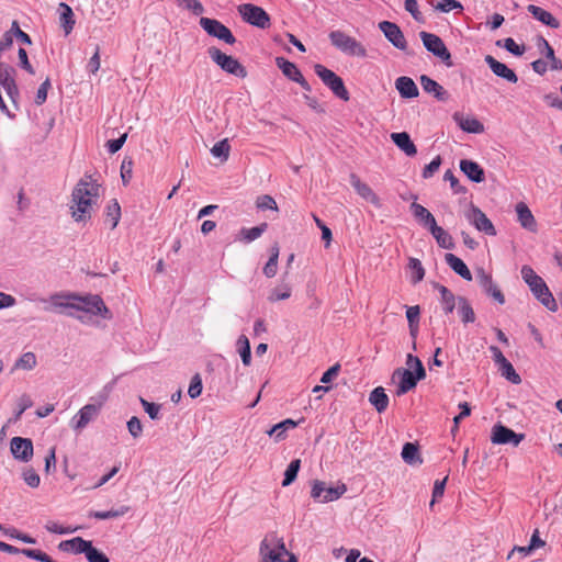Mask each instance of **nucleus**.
I'll list each match as a JSON object with an SVG mask.
<instances>
[{"mask_svg": "<svg viewBox=\"0 0 562 562\" xmlns=\"http://www.w3.org/2000/svg\"><path fill=\"white\" fill-rule=\"evenodd\" d=\"M465 218L477 231L485 233L488 236H495L496 229L491 220L477 206L471 204L470 209L465 212Z\"/></svg>", "mask_w": 562, "mask_h": 562, "instance_id": "4468645a", "label": "nucleus"}, {"mask_svg": "<svg viewBox=\"0 0 562 562\" xmlns=\"http://www.w3.org/2000/svg\"><path fill=\"white\" fill-rule=\"evenodd\" d=\"M420 85L425 92L432 94L439 101H446L449 98L448 92L437 81L430 77L423 75Z\"/></svg>", "mask_w": 562, "mask_h": 562, "instance_id": "393cba45", "label": "nucleus"}, {"mask_svg": "<svg viewBox=\"0 0 562 562\" xmlns=\"http://www.w3.org/2000/svg\"><path fill=\"white\" fill-rule=\"evenodd\" d=\"M415 363V374L411 370H403L401 372V381L397 387V395H402L414 389L417 384V382L426 376L425 369L423 367L422 361L413 357L412 355H408L407 357V364L411 366V363Z\"/></svg>", "mask_w": 562, "mask_h": 562, "instance_id": "1a4fd4ad", "label": "nucleus"}, {"mask_svg": "<svg viewBox=\"0 0 562 562\" xmlns=\"http://www.w3.org/2000/svg\"><path fill=\"white\" fill-rule=\"evenodd\" d=\"M391 139L407 156L413 157L417 154V148L406 132L392 133Z\"/></svg>", "mask_w": 562, "mask_h": 562, "instance_id": "c85d7f7f", "label": "nucleus"}, {"mask_svg": "<svg viewBox=\"0 0 562 562\" xmlns=\"http://www.w3.org/2000/svg\"><path fill=\"white\" fill-rule=\"evenodd\" d=\"M347 492L345 483L328 486L324 481L314 480L311 483V497L317 503H329L339 499Z\"/></svg>", "mask_w": 562, "mask_h": 562, "instance_id": "0eeeda50", "label": "nucleus"}, {"mask_svg": "<svg viewBox=\"0 0 562 562\" xmlns=\"http://www.w3.org/2000/svg\"><path fill=\"white\" fill-rule=\"evenodd\" d=\"M419 315H420V310H419L418 305L407 307L406 318L408 321L412 335H415V331L417 330Z\"/></svg>", "mask_w": 562, "mask_h": 562, "instance_id": "603ef678", "label": "nucleus"}, {"mask_svg": "<svg viewBox=\"0 0 562 562\" xmlns=\"http://www.w3.org/2000/svg\"><path fill=\"white\" fill-rule=\"evenodd\" d=\"M140 404L145 412L151 419L159 418L160 405L146 401L143 397H139Z\"/></svg>", "mask_w": 562, "mask_h": 562, "instance_id": "bf43d9fd", "label": "nucleus"}, {"mask_svg": "<svg viewBox=\"0 0 562 562\" xmlns=\"http://www.w3.org/2000/svg\"><path fill=\"white\" fill-rule=\"evenodd\" d=\"M127 429L133 438H138L143 432V425L139 418L136 416L131 417L127 422Z\"/></svg>", "mask_w": 562, "mask_h": 562, "instance_id": "052dcab7", "label": "nucleus"}, {"mask_svg": "<svg viewBox=\"0 0 562 562\" xmlns=\"http://www.w3.org/2000/svg\"><path fill=\"white\" fill-rule=\"evenodd\" d=\"M403 460L411 465L419 464L422 463V459L419 458L418 448L415 443L406 442L403 446L402 453H401Z\"/></svg>", "mask_w": 562, "mask_h": 562, "instance_id": "ea45409f", "label": "nucleus"}, {"mask_svg": "<svg viewBox=\"0 0 562 562\" xmlns=\"http://www.w3.org/2000/svg\"><path fill=\"white\" fill-rule=\"evenodd\" d=\"M58 10L60 26L63 27L65 35H68L74 30L76 23L74 19V12L71 8L64 2L59 3Z\"/></svg>", "mask_w": 562, "mask_h": 562, "instance_id": "473e14b6", "label": "nucleus"}, {"mask_svg": "<svg viewBox=\"0 0 562 562\" xmlns=\"http://www.w3.org/2000/svg\"><path fill=\"white\" fill-rule=\"evenodd\" d=\"M21 554L41 562H57L53 560L47 553L37 549H22Z\"/></svg>", "mask_w": 562, "mask_h": 562, "instance_id": "864d4df0", "label": "nucleus"}, {"mask_svg": "<svg viewBox=\"0 0 562 562\" xmlns=\"http://www.w3.org/2000/svg\"><path fill=\"white\" fill-rule=\"evenodd\" d=\"M445 260H446L447 265L461 278H463L467 281L472 280L471 271L469 270L467 265L459 257L449 252V254L445 255Z\"/></svg>", "mask_w": 562, "mask_h": 562, "instance_id": "2f4dec72", "label": "nucleus"}, {"mask_svg": "<svg viewBox=\"0 0 562 562\" xmlns=\"http://www.w3.org/2000/svg\"><path fill=\"white\" fill-rule=\"evenodd\" d=\"M202 389H203V386H202L201 376L199 374L193 375L190 381L189 389H188L189 396L191 398H195V397L200 396L202 393Z\"/></svg>", "mask_w": 562, "mask_h": 562, "instance_id": "6e6d98bb", "label": "nucleus"}, {"mask_svg": "<svg viewBox=\"0 0 562 562\" xmlns=\"http://www.w3.org/2000/svg\"><path fill=\"white\" fill-rule=\"evenodd\" d=\"M99 413V407L93 404H87L72 417L71 427L75 430L83 429L90 422H92Z\"/></svg>", "mask_w": 562, "mask_h": 562, "instance_id": "6ab92c4d", "label": "nucleus"}, {"mask_svg": "<svg viewBox=\"0 0 562 562\" xmlns=\"http://www.w3.org/2000/svg\"><path fill=\"white\" fill-rule=\"evenodd\" d=\"M86 558L88 562H110L109 558L103 552L94 548L92 544L89 548Z\"/></svg>", "mask_w": 562, "mask_h": 562, "instance_id": "e2e57ef3", "label": "nucleus"}, {"mask_svg": "<svg viewBox=\"0 0 562 562\" xmlns=\"http://www.w3.org/2000/svg\"><path fill=\"white\" fill-rule=\"evenodd\" d=\"M133 161L131 158H124L121 165V177L124 184H127L132 178Z\"/></svg>", "mask_w": 562, "mask_h": 562, "instance_id": "680f3d73", "label": "nucleus"}, {"mask_svg": "<svg viewBox=\"0 0 562 562\" xmlns=\"http://www.w3.org/2000/svg\"><path fill=\"white\" fill-rule=\"evenodd\" d=\"M429 232L436 239L439 247L443 249H452L454 247L452 236L446 232L442 227L435 224V226L430 227Z\"/></svg>", "mask_w": 562, "mask_h": 562, "instance_id": "72a5a7b5", "label": "nucleus"}, {"mask_svg": "<svg viewBox=\"0 0 562 562\" xmlns=\"http://www.w3.org/2000/svg\"><path fill=\"white\" fill-rule=\"evenodd\" d=\"M521 278L528 284L535 297L549 311L555 312L558 304L543 279L530 266H522Z\"/></svg>", "mask_w": 562, "mask_h": 562, "instance_id": "7ed1b4c3", "label": "nucleus"}, {"mask_svg": "<svg viewBox=\"0 0 562 562\" xmlns=\"http://www.w3.org/2000/svg\"><path fill=\"white\" fill-rule=\"evenodd\" d=\"M237 10L245 22L260 29L269 27L270 16L262 8L251 3H244Z\"/></svg>", "mask_w": 562, "mask_h": 562, "instance_id": "9b49d317", "label": "nucleus"}, {"mask_svg": "<svg viewBox=\"0 0 562 562\" xmlns=\"http://www.w3.org/2000/svg\"><path fill=\"white\" fill-rule=\"evenodd\" d=\"M496 45L498 47L505 48L507 52L512 53L515 56H521L526 50L524 45H518L512 37L499 40L496 42Z\"/></svg>", "mask_w": 562, "mask_h": 562, "instance_id": "09e8293b", "label": "nucleus"}, {"mask_svg": "<svg viewBox=\"0 0 562 562\" xmlns=\"http://www.w3.org/2000/svg\"><path fill=\"white\" fill-rule=\"evenodd\" d=\"M419 36L428 52L441 59L447 67H451L453 65L450 52L438 35L423 31Z\"/></svg>", "mask_w": 562, "mask_h": 562, "instance_id": "9d476101", "label": "nucleus"}, {"mask_svg": "<svg viewBox=\"0 0 562 562\" xmlns=\"http://www.w3.org/2000/svg\"><path fill=\"white\" fill-rule=\"evenodd\" d=\"M429 3L441 12H450L454 9H462V4L457 0H428Z\"/></svg>", "mask_w": 562, "mask_h": 562, "instance_id": "8fccbe9b", "label": "nucleus"}, {"mask_svg": "<svg viewBox=\"0 0 562 562\" xmlns=\"http://www.w3.org/2000/svg\"><path fill=\"white\" fill-rule=\"evenodd\" d=\"M314 71L322 82L339 99L348 101L350 95L345 87L344 80L333 70L321 64L314 66Z\"/></svg>", "mask_w": 562, "mask_h": 562, "instance_id": "423d86ee", "label": "nucleus"}, {"mask_svg": "<svg viewBox=\"0 0 562 562\" xmlns=\"http://www.w3.org/2000/svg\"><path fill=\"white\" fill-rule=\"evenodd\" d=\"M105 217L106 222H110L111 229H114L121 218V206L117 202V200L113 199L109 202V204L105 207Z\"/></svg>", "mask_w": 562, "mask_h": 562, "instance_id": "58836bf2", "label": "nucleus"}, {"mask_svg": "<svg viewBox=\"0 0 562 562\" xmlns=\"http://www.w3.org/2000/svg\"><path fill=\"white\" fill-rule=\"evenodd\" d=\"M100 184L91 175H85L71 193V216L76 222H87L98 204Z\"/></svg>", "mask_w": 562, "mask_h": 562, "instance_id": "f03ea898", "label": "nucleus"}, {"mask_svg": "<svg viewBox=\"0 0 562 562\" xmlns=\"http://www.w3.org/2000/svg\"><path fill=\"white\" fill-rule=\"evenodd\" d=\"M487 295H490L491 297H493L497 303H499L501 305H503L505 303V296L504 294L502 293V291L499 290V288L494 283L492 282L491 283V286H487L485 290H483Z\"/></svg>", "mask_w": 562, "mask_h": 562, "instance_id": "338daca9", "label": "nucleus"}, {"mask_svg": "<svg viewBox=\"0 0 562 562\" xmlns=\"http://www.w3.org/2000/svg\"><path fill=\"white\" fill-rule=\"evenodd\" d=\"M329 40L333 46L341 53L349 56L366 57V47L356 38L347 35L341 31H333L329 33Z\"/></svg>", "mask_w": 562, "mask_h": 562, "instance_id": "39448f33", "label": "nucleus"}, {"mask_svg": "<svg viewBox=\"0 0 562 562\" xmlns=\"http://www.w3.org/2000/svg\"><path fill=\"white\" fill-rule=\"evenodd\" d=\"M231 145L227 138H224L211 148V154L213 157L221 159V161H226L229 157Z\"/></svg>", "mask_w": 562, "mask_h": 562, "instance_id": "c03bdc74", "label": "nucleus"}, {"mask_svg": "<svg viewBox=\"0 0 562 562\" xmlns=\"http://www.w3.org/2000/svg\"><path fill=\"white\" fill-rule=\"evenodd\" d=\"M457 312L463 324L473 323L475 321V313L464 296H458V307Z\"/></svg>", "mask_w": 562, "mask_h": 562, "instance_id": "f704fd0d", "label": "nucleus"}, {"mask_svg": "<svg viewBox=\"0 0 562 562\" xmlns=\"http://www.w3.org/2000/svg\"><path fill=\"white\" fill-rule=\"evenodd\" d=\"M236 346L244 366H249L251 362V350L248 338L245 335L239 336Z\"/></svg>", "mask_w": 562, "mask_h": 562, "instance_id": "79ce46f5", "label": "nucleus"}, {"mask_svg": "<svg viewBox=\"0 0 562 562\" xmlns=\"http://www.w3.org/2000/svg\"><path fill=\"white\" fill-rule=\"evenodd\" d=\"M411 211L414 217L426 228L430 229V227L437 224L434 215L422 204L413 202L411 204Z\"/></svg>", "mask_w": 562, "mask_h": 562, "instance_id": "c756f323", "label": "nucleus"}, {"mask_svg": "<svg viewBox=\"0 0 562 562\" xmlns=\"http://www.w3.org/2000/svg\"><path fill=\"white\" fill-rule=\"evenodd\" d=\"M453 120L458 126L468 133L480 134L484 132V125L475 117H464L460 112L453 114Z\"/></svg>", "mask_w": 562, "mask_h": 562, "instance_id": "4be33fe9", "label": "nucleus"}, {"mask_svg": "<svg viewBox=\"0 0 562 562\" xmlns=\"http://www.w3.org/2000/svg\"><path fill=\"white\" fill-rule=\"evenodd\" d=\"M210 58L225 72L234 75L239 78L247 76L246 68L234 57L226 55L217 47H210L207 49Z\"/></svg>", "mask_w": 562, "mask_h": 562, "instance_id": "6e6552de", "label": "nucleus"}, {"mask_svg": "<svg viewBox=\"0 0 562 562\" xmlns=\"http://www.w3.org/2000/svg\"><path fill=\"white\" fill-rule=\"evenodd\" d=\"M395 88L400 95L405 99L416 98L419 93L414 80L406 76L398 77L395 80Z\"/></svg>", "mask_w": 562, "mask_h": 562, "instance_id": "a878e982", "label": "nucleus"}, {"mask_svg": "<svg viewBox=\"0 0 562 562\" xmlns=\"http://www.w3.org/2000/svg\"><path fill=\"white\" fill-rule=\"evenodd\" d=\"M256 205L259 210H262V211L263 210H273V211L278 210L276 200L271 195H268V194L258 196V199L256 201Z\"/></svg>", "mask_w": 562, "mask_h": 562, "instance_id": "5fc2aeb1", "label": "nucleus"}, {"mask_svg": "<svg viewBox=\"0 0 562 562\" xmlns=\"http://www.w3.org/2000/svg\"><path fill=\"white\" fill-rule=\"evenodd\" d=\"M276 64L281 69L282 74L290 80L299 83L306 91L312 90L310 83L305 80L302 72L294 63L289 61L283 57H277Z\"/></svg>", "mask_w": 562, "mask_h": 562, "instance_id": "dca6fc26", "label": "nucleus"}, {"mask_svg": "<svg viewBox=\"0 0 562 562\" xmlns=\"http://www.w3.org/2000/svg\"><path fill=\"white\" fill-rule=\"evenodd\" d=\"M23 480L31 487H37L41 482L40 475L33 469L23 472Z\"/></svg>", "mask_w": 562, "mask_h": 562, "instance_id": "774afa93", "label": "nucleus"}, {"mask_svg": "<svg viewBox=\"0 0 562 562\" xmlns=\"http://www.w3.org/2000/svg\"><path fill=\"white\" fill-rule=\"evenodd\" d=\"M267 229V224L263 223L259 226H255L251 228H243L239 233V240L245 243H250L259 238L262 233Z\"/></svg>", "mask_w": 562, "mask_h": 562, "instance_id": "37998d69", "label": "nucleus"}, {"mask_svg": "<svg viewBox=\"0 0 562 562\" xmlns=\"http://www.w3.org/2000/svg\"><path fill=\"white\" fill-rule=\"evenodd\" d=\"M524 437L525 436L522 434H517L510 428L502 424H497L492 428L491 440L496 445L512 443L517 447L522 441Z\"/></svg>", "mask_w": 562, "mask_h": 562, "instance_id": "2eb2a0df", "label": "nucleus"}, {"mask_svg": "<svg viewBox=\"0 0 562 562\" xmlns=\"http://www.w3.org/2000/svg\"><path fill=\"white\" fill-rule=\"evenodd\" d=\"M130 507L128 506H121L117 509H111V510H97L91 512L90 517H93L95 519H111V518H117L124 516L126 513H128Z\"/></svg>", "mask_w": 562, "mask_h": 562, "instance_id": "a18cd8bd", "label": "nucleus"}, {"mask_svg": "<svg viewBox=\"0 0 562 562\" xmlns=\"http://www.w3.org/2000/svg\"><path fill=\"white\" fill-rule=\"evenodd\" d=\"M41 302L47 304L44 307L47 312L64 313L66 310L71 308L101 316L105 319L111 318L109 308L97 294L82 296L70 292H58L52 294L48 299H41Z\"/></svg>", "mask_w": 562, "mask_h": 562, "instance_id": "f257e3e1", "label": "nucleus"}, {"mask_svg": "<svg viewBox=\"0 0 562 562\" xmlns=\"http://www.w3.org/2000/svg\"><path fill=\"white\" fill-rule=\"evenodd\" d=\"M369 402L375 407L379 413H383L389 405V396L383 387H375L369 396Z\"/></svg>", "mask_w": 562, "mask_h": 562, "instance_id": "c9c22d12", "label": "nucleus"}, {"mask_svg": "<svg viewBox=\"0 0 562 562\" xmlns=\"http://www.w3.org/2000/svg\"><path fill=\"white\" fill-rule=\"evenodd\" d=\"M527 10L536 20L540 21L541 23L552 29H558L560 26L559 21L550 12L540 7L529 4Z\"/></svg>", "mask_w": 562, "mask_h": 562, "instance_id": "7c9ffc66", "label": "nucleus"}, {"mask_svg": "<svg viewBox=\"0 0 562 562\" xmlns=\"http://www.w3.org/2000/svg\"><path fill=\"white\" fill-rule=\"evenodd\" d=\"M37 366V359L34 352L27 351L20 356L14 362L12 371L14 370H33Z\"/></svg>", "mask_w": 562, "mask_h": 562, "instance_id": "e433bc0d", "label": "nucleus"}, {"mask_svg": "<svg viewBox=\"0 0 562 562\" xmlns=\"http://www.w3.org/2000/svg\"><path fill=\"white\" fill-rule=\"evenodd\" d=\"M10 450L16 460L27 462L33 456L32 440L22 437H13L10 442Z\"/></svg>", "mask_w": 562, "mask_h": 562, "instance_id": "a211bd4d", "label": "nucleus"}, {"mask_svg": "<svg viewBox=\"0 0 562 562\" xmlns=\"http://www.w3.org/2000/svg\"><path fill=\"white\" fill-rule=\"evenodd\" d=\"M440 165H441L440 156L435 157L428 165L425 166V168L423 170V177L425 179L432 177L434 173L438 171Z\"/></svg>", "mask_w": 562, "mask_h": 562, "instance_id": "69168bd1", "label": "nucleus"}, {"mask_svg": "<svg viewBox=\"0 0 562 562\" xmlns=\"http://www.w3.org/2000/svg\"><path fill=\"white\" fill-rule=\"evenodd\" d=\"M379 29L394 47L401 50H405L407 48L405 36L397 24L389 21H382L379 23Z\"/></svg>", "mask_w": 562, "mask_h": 562, "instance_id": "f3484780", "label": "nucleus"}, {"mask_svg": "<svg viewBox=\"0 0 562 562\" xmlns=\"http://www.w3.org/2000/svg\"><path fill=\"white\" fill-rule=\"evenodd\" d=\"M499 371L509 382L514 384H519L521 382L520 375L515 371L513 364L508 360L499 366Z\"/></svg>", "mask_w": 562, "mask_h": 562, "instance_id": "3c124183", "label": "nucleus"}, {"mask_svg": "<svg viewBox=\"0 0 562 562\" xmlns=\"http://www.w3.org/2000/svg\"><path fill=\"white\" fill-rule=\"evenodd\" d=\"M405 10L412 14L415 21L422 22L423 15L418 9L417 0H405L404 2Z\"/></svg>", "mask_w": 562, "mask_h": 562, "instance_id": "0e129e2a", "label": "nucleus"}, {"mask_svg": "<svg viewBox=\"0 0 562 562\" xmlns=\"http://www.w3.org/2000/svg\"><path fill=\"white\" fill-rule=\"evenodd\" d=\"M289 554L283 538L276 532H269L261 540L259 546L260 562H282Z\"/></svg>", "mask_w": 562, "mask_h": 562, "instance_id": "20e7f679", "label": "nucleus"}, {"mask_svg": "<svg viewBox=\"0 0 562 562\" xmlns=\"http://www.w3.org/2000/svg\"><path fill=\"white\" fill-rule=\"evenodd\" d=\"M300 468H301L300 459H294L290 462V464L288 465V468L284 472V479L282 482V486H284V487L289 486L295 481L297 473L300 471Z\"/></svg>", "mask_w": 562, "mask_h": 562, "instance_id": "de8ad7c7", "label": "nucleus"}, {"mask_svg": "<svg viewBox=\"0 0 562 562\" xmlns=\"http://www.w3.org/2000/svg\"><path fill=\"white\" fill-rule=\"evenodd\" d=\"M91 541L85 540L80 537H76L69 540H64L59 543L58 548L64 552H71L75 554L85 553L87 554L91 547Z\"/></svg>", "mask_w": 562, "mask_h": 562, "instance_id": "5701e85b", "label": "nucleus"}, {"mask_svg": "<svg viewBox=\"0 0 562 562\" xmlns=\"http://www.w3.org/2000/svg\"><path fill=\"white\" fill-rule=\"evenodd\" d=\"M516 213H517L518 222L525 229H528L530 232H536L537 223H536L535 216L532 215L530 209L527 206L526 203L519 202L516 205Z\"/></svg>", "mask_w": 562, "mask_h": 562, "instance_id": "bb28decb", "label": "nucleus"}, {"mask_svg": "<svg viewBox=\"0 0 562 562\" xmlns=\"http://www.w3.org/2000/svg\"><path fill=\"white\" fill-rule=\"evenodd\" d=\"M297 426V423L292 419H285L274 425L270 430L267 431L269 436H274L276 441H281L285 438V432L289 429H293Z\"/></svg>", "mask_w": 562, "mask_h": 562, "instance_id": "4c0bfd02", "label": "nucleus"}, {"mask_svg": "<svg viewBox=\"0 0 562 562\" xmlns=\"http://www.w3.org/2000/svg\"><path fill=\"white\" fill-rule=\"evenodd\" d=\"M536 45L541 55H543L546 58H553L554 50L544 37L539 36L537 38Z\"/></svg>", "mask_w": 562, "mask_h": 562, "instance_id": "13d9d810", "label": "nucleus"}, {"mask_svg": "<svg viewBox=\"0 0 562 562\" xmlns=\"http://www.w3.org/2000/svg\"><path fill=\"white\" fill-rule=\"evenodd\" d=\"M350 184L356 190V192L366 201L372 203L375 206H380V199L373 192V190L364 182H362L358 176L352 173L350 176Z\"/></svg>", "mask_w": 562, "mask_h": 562, "instance_id": "412c9836", "label": "nucleus"}, {"mask_svg": "<svg viewBox=\"0 0 562 562\" xmlns=\"http://www.w3.org/2000/svg\"><path fill=\"white\" fill-rule=\"evenodd\" d=\"M484 61L488 65L495 76L501 77L512 83H516L518 81V76L516 72L508 68L505 64L495 59L493 56L486 55L484 57Z\"/></svg>", "mask_w": 562, "mask_h": 562, "instance_id": "aec40b11", "label": "nucleus"}, {"mask_svg": "<svg viewBox=\"0 0 562 562\" xmlns=\"http://www.w3.org/2000/svg\"><path fill=\"white\" fill-rule=\"evenodd\" d=\"M408 268L412 271L411 282L413 284H417L418 282H420L424 279L425 269H424L420 260H418L416 258H409Z\"/></svg>", "mask_w": 562, "mask_h": 562, "instance_id": "49530a36", "label": "nucleus"}, {"mask_svg": "<svg viewBox=\"0 0 562 562\" xmlns=\"http://www.w3.org/2000/svg\"><path fill=\"white\" fill-rule=\"evenodd\" d=\"M52 83L50 79L46 78L45 81L41 83V86L37 89L36 95H35V103L37 105L43 104L47 99V92L50 89Z\"/></svg>", "mask_w": 562, "mask_h": 562, "instance_id": "4d7b16f0", "label": "nucleus"}, {"mask_svg": "<svg viewBox=\"0 0 562 562\" xmlns=\"http://www.w3.org/2000/svg\"><path fill=\"white\" fill-rule=\"evenodd\" d=\"M200 25L210 36L216 37L226 44L233 45L236 42L232 31L218 20L201 18Z\"/></svg>", "mask_w": 562, "mask_h": 562, "instance_id": "ddd939ff", "label": "nucleus"}, {"mask_svg": "<svg viewBox=\"0 0 562 562\" xmlns=\"http://www.w3.org/2000/svg\"><path fill=\"white\" fill-rule=\"evenodd\" d=\"M460 169L471 181L476 183L483 182L485 179L483 168L473 160L462 159Z\"/></svg>", "mask_w": 562, "mask_h": 562, "instance_id": "b1692460", "label": "nucleus"}, {"mask_svg": "<svg viewBox=\"0 0 562 562\" xmlns=\"http://www.w3.org/2000/svg\"><path fill=\"white\" fill-rule=\"evenodd\" d=\"M16 70L9 64L0 61V86L16 106L20 91L15 81Z\"/></svg>", "mask_w": 562, "mask_h": 562, "instance_id": "f8f14e48", "label": "nucleus"}, {"mask_svg": "<svg viewBox=\"0 0 562 562\" xmlns=\"http://www.w3.org/2000/svg\"><path fill=\"white\" fill-rule=\"evenodd\" d=\"M435 289L440 293V303L446 314H451L458 307V296H456L447 286L439 283L435 284Z\"/></svg>", "mask_w": 562, "mask_h": 562, "instance_id": "cd10ccee", "label": "nucleus"}, {"mask_svg": "<svg viewBox=\"0 0 562 562\" xmlns=\"http://www.w3.org/2000/svg\"><path fill=\"white\" fill-rule=\"evenodd\" d=\"M291 293H292L291 285L289 283H281L270 291V293L268 295V301L278 302V301L288 300L291 296Z\"/></svg>", "mask_w": 562, "mask_h": 562, "instance_id": "a19ab883", "label": "nucleus"}]
</instances>
